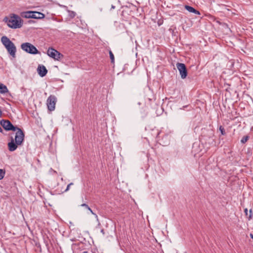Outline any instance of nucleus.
I'll list each match as a JSON object with an SVG mask.
<instances>
[{
  "mask_svg": "<svg viewBox=\"0 0 253 253\" xmlns=\"http://www.w3.org/2000/svg\"><path fill=\"white\" fill-rule=\"evenodd\" d=\"M0 124L5 130L16 132L14 138L12 136L14 133H10V142L7 144L9 151H14L18 146L21 145L24 141L25 136L24 132L21 128L14 126L9 120H2Z\"/></svg>",
  "mask_w": 253,
  "mask_h": 253,
  "instance_id": "obj_1",
  "label": "nucleus"
},
{
  "mask_svg": "<svg viewBox=\"0 0 253 253\" xmlns=\"http://www.w3.org/2000/svg\"><path fill=\"white\" fill-rule=\"evenodd\" d=\"M4 21L7 23V26L12 29L20 28L22 26L23 21L21 18L15 14H11L9 17H5Z\"/></svg>",
  "mask_w": 253,
  "mask_h": 253,
  "instance_id": "obj_2",
  "label": "nucleus"
},
{
  "mask_svg": "<svg viewBox=\"0 0 253 253\" xmlns=\"http://www.w3.org/2000/svg\"><path fill=\"white\" fill-rule=\"evenodd\" d=\"M1 42L6 49L8 53L13 57L15 58L16 47L13 42L6 36H2L1 38Z\"/></svg>",
  "mask_w": 253,
  "mask_h": 253,
  "instance_id": "obj_3",
  "label": "nucleus"
},
{
  "mask_svg": "<svg viewBox=\"0 0 253 253\" xmlns=\"http://www.w3.org/2000/svg\"><path fill=\"white\" fill-rule=\"evenodd\" d=\"M21 49L27 53L36 54L39 53L37 48L30 42H24L21 45Z\"/></svg>",
  "mask_w": 253,
  "mask_h": 253,
  "instance_id": "obj_4",
  "label": "nucleus"
},
{
  "mask_svg": "<svg viewBox=\"0 0 253 253\" xmlns=\"http://www.w3.org/2000/svg\"><path fill=\"white\" fill-rule=\"evenodd\" d=\"M47 54L49 57L57 60L60 59L63 57V55L62 54L52 47H49L48 49Z\"/></svg>",
  "mask_w": 253,
  "mask_h": 253,
  "instance_id": "obj_5",
  "label": "nucleus"
},
{
  "mask_svg": "<svg viewBox=\"0 0 253 253\" xmlns=\"http://www.w3.org/2000/svg\"><path fill=\"white\" fill-rule=\"evenodd\" d=\"M57 102V98L55 96L53 95H50L46 100V105L48 109L52 111L55 109V106Z\"/></svg>",
  "mask_w": 253,
  "mask_h": 253,
  "instance_id": "obj_6",
  "label": "nucleus"
},
{
  "mask_svg": "<svg viewBox=\"0 0 253 253\" xmlns=\"http://www.w3.org/2000/svg\"><path fill=\"white\" fill-rule=\"evenodd\" d=\"M176 66L180 73L181 78L184 79L187 76V70L184 63H177Z\"/></svg>",
  "mask_w": 253,
  "mask_h": 253,
  "instance_id": "obj_7",
  "label": "nucleus"
},
{
  "mask_svg": "<svg viewBox=\"0 0 253 253\" xmlns=\"http://www.w3.org/2000/svg\"><path fill=\"white\" fill-rule=\"evenodd\" d=\"M38 72L40 76L43 77L47 74V70L43 65H39L38 68Z\"/></svg>",
  "mask_w": 253,
  "mask_h": 253,
  "instance_id": "obj_8",
  "label": "nucleus"
},
{
  "mask_svg": "<svg viewBox=\"0 0 253 253\" xmlns=\"http://www.w3.org/2000/svg\"><path fill=\"white\" fill-rule=\"evenodd\" d=\"M45 15L42 12L37 11H32V18L33 19H43Z\"/></svg>",
  "mask_w": 253,
  "mask_h": 253,
  "instance_id": "obj_9",
  "label": "nucleus"
},
{
  "mask_svg": "<svg viewBox=\"0 0 253 253\" xmlns=\"http://www.w3.org/2000/svg\"><path fill=\"white\" fill-rule=\"evenodd\" d=\"M185 8L190 12L194 13H195L196 14H198V15L200 14V12L199 11L197 10L196 9H195L194 8H193L192 6L186 5H185Z\"/></svg>",
  "mask_w": 253,
  "mask_h": 253,
  "instance_id": "obj_10",
  "label": "nucleus"
},
{
  "mask_svg": "<svg viewBox=\"0 0 253 253\" xmlns=\"http://www.w3.org/2000/svg\"><path fill=\"white\" fill-rule=\"evenodd\" d=\"M21 16L23 18H32V11L23 12L21 13Z\"/></svg>",
  "mask_w": 253,
  "mask_h": 253,
  "instance_id": "obj_11",
  "label": "nucleus"
},
{
  "mask_svg": "<svg viewBox=\"0 0 253 253\" xmlns=\"http://www.w3.org/2000/svg\"><path fill=\"white\" fill-rule=\"evenodd\" d=\"M8 91L6 85L0 83V93L4 94Z\"/></svg>",
  "mask_w": 253,
  "mask_h": 253,
  "instance_id": "obj_12",
  "label": "nucleus"
},
{
  "mask_svg": "<svg viewBox=\"0 0 253 253\" xmlns=\"http://www.w3.org/2000/svg\"><path fill=\"white\" fill-rule=\"evenodd\" d=\"M63 7L66 9L67 12H68L69 13V16L70 17V18H74L76 15V13L73 11H71V10H68L67 8V6H63Z\"/></svg>",
  "mask_w": 253,
  "mask_h": 253,
  "instance_id": "obj_13",
  "label": "nucleus"
},
{
  "mask_svg": "<svg viewBox=\"0 0 253 253\" xmlns=\"http://www.w3.org/2000/svg\"><path fill=\"white\" fill-rule=\"evenodd\" d=\"M245 212L246 213V216H247L249 220H251V218H252V214H251V212H252V210H250V211H249V214H248V210L247 209H246L245 210Z\"/></svg>",
  "mask_w": 253,
  "mask_h": 253,
  "instance_id": "obj_14",
  "label": "nucleus"
},
{
  "mask_svg": "<svg viewBox=\"0 0 253 253\" xmlns=\"http://www.w3.org/2000/svg\"><path fill=\"white\" fill-rule=\"evenodd\" d=\"M249 138V137L247 135L243 136L241 140V143L243 144L245 143L248 140Z\"/></svg>",
  "mask_w": 253,
  "mask_h": 253,
  "instance_id": "obj_15",
  "label": "nucleus"
},
{
  "mask_svg": "<svg viewBox=\"0 0 253 253\" xmlns=\"http://www.w3.org/2000/svg\"><path fill=\"white\" fill-rule=\"evenodd\" d=\"M5 173L4 170L0 169V180H1L4 177Z\"/></svg>",
  "mask_w": 253,
  "mask_h": 253,
  "instance_id": "obj_16",
  "label": "nucleus"
},
{
  "mask_svg": "<svg viewBox=\"0 0 253 253\" xmlns=\"http://www.w3.org/2000/svg\"><path fill=\"white\" fill-rule=\"evenodd\" d=\"M109 55H110V59L111 60V62L114 63V60H115V58H114L113 53H112V52L111 50L109 51Z\"/></svg>",
  "mask_w": 253,
  "mask_h": 253,
  "instance_id": "obj_17",
  "label": "nucleus"
},
{
  "mask_svg": "<svg viewBox=\"0 0 253 253\" xmlns=\"http://www.w3.org/2000/svg\"><path fill=\"white\" fill-rule=\"evenodd\" d=\"M219 130H220V132H221L222 135H225L226 133H225L224 128V127L222 126H219Z\"/></svg>",
  "mask_w": 253,
  "mask_h": 253,
  "instance_id": "obj_18",
  "label": "nucleus"
},
{
  "mask_svg": "<svg viewBox=\"0 0 253 253\" xmlns=\"http://www.w3.org/2000/svg\"><path fill=\"white\" fill-rule=\"evenodd\" d=\"M88 210H89V211H90V212L92 214H93L95 218H96L97 219H98V216L97 215V214L95 213H94L93 212V211H92V210L89 207V209H87Z\"/></svg>",
  "mask_w": 253,
  "mask_h": 253,
  "instance_id": "obj_19",
  "label": "nucleus"
},
{
  "mask_svg": "<svg viewBox=\"0 0 253 253\" xmlns=\"http://www.w3.org/2000/svg\"><path fill=\"white\" fill-rule=\"evenodd\" d=\"M88 210H89V211H90V212L92 214H93L95 218H96L97 219H98V216L97 215V214L95 213H94L93 212V211H92V210L89 207V209H87Z\"/></svg>",
  "mask_w": 253,
  "mask_h": 253,
  "instance_id": "obj_20",
  "label": "nucleus"
},
{
  "mask_svg": "<svg viewBox=\"0 0 253 253\" xmlns=\"http://www.w3.org/2000/svg\"><path fill=\"white\" fill-rule=\"evenodd\" d=\"M88 210H89V211H90V212L92 214H93L95 218H96L97 219H98V216L97 215V214L95 213H94L93 212V211H92V210L89 207V209H87Z\"/></svg>",
  "mask_w": 253,
  "mask_h": 253,
  "instance_id": "obj_21",
  "label": "nucleus"
},
{
  "mask_svg": "<svg viewBox=\"0 0 253 253\" xmlns=\"http://www.w3.org/2000/svg\"><path fill=\"white\" fill-rule=\"evenodd\" d=\"M73 185V183H72V182H71V183H69V184L67 185V188H66V189H65V192H67V191H68L69 190V189H70V186H71V185Z\"/></svg>",
  "mask_w": 253,
  "mask_h": 253,
  "instance_id": "obj_22",
  "label": "nucleus"
},
{
  "mask_svg": "<svg viewBox=\"0 0 253 253\" xmlns=\"http://www.w3.org/2000/svg\"><path fill=\"white\" fill-rule=\"evenodd\" d=\"M81 206L85 207L86 209H89V206L86 204H83L81 205Z\"/></svg>",
  "mask_w": 253,
  "mask_h": 253,
  "instance_id": "obj_23",
  "label": "nucleus"
},
{
  "mask_svg": "<svg viewBox=\"0 0 253 253\" xmlns=\"http://www.w3.org/2000/svg\"><path fill=\"white\" fill-rule=\"evenodd\" d=\"M250 236L253 240V234L252 233L250 234Z\"/></svg>",
  "mask_w": 253,
  "mask_h": 253,
  "instance_id": "obj_24",
  "label": "nucleus"
},
{
  "mask_svg": "<svg viewBox=\"0 0 253 253\" xmlns=\"http://www.w3.org/2000/svg\"><path fill=\"white\" fill-rule=\"evenodd\" d=\"M115 8V6H114L113 5H112L111 8L112 9H114Z\"/></svg>",
  "mask_w": 253,
  "mask_h": 253,
  "instance_id": "obj_25",
  "label": "nucleus"
},
{
  "mask_svg": "<svg viewBox=\"0 0 253 253\" xmlns=\"http://www.w3.org/2000/svg\"><path fill=\"white\" fill-rule=\"evenodd\" d=\"M2 131V129L1 127L0 126V132H1Z\"/></svg>",
  "mask_w": 253,
  "mask_h": 253,
  "instance_id": "obj_26",
  "label": "nucleus"
},
{
  "mask_svg": "<svg viewBox=\"0 0 253 253\" xmlns=\"http://www.w3.org/2000/svg\"><path fill=\"white\" fill-rule=\"evenodd\" d=\"M83 253H87V252H86V251H84V252H83Z\"/></svg>",
  "mask_w": 253,
  "mask_h": 253,
  "instance_id": "obj_27",
  "label": "nucleus"
},
{
  "mask_svg": "<svg viewBox=\"0 0 253 253\" xmlns=\"http://www.w3.org/2000/svg\"><path fill=\"white\" fill-rule=\"evenodd\" d=\"M159 134L158 132H157V135Z\"/></svg>",
  "mask_w": 253,
  "mask_h": 253,
  "instance_id": "obj_28",
  "label": "nucleus"
}]
</instances>
